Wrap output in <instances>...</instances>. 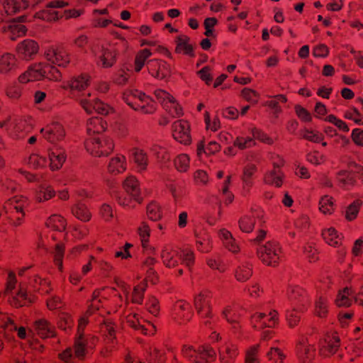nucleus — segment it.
Here are the masks:
<instances>
[{
    "instance_id": "nucleus-5",
    "label": "nucleus",
    "mask_w": 363,
    "mask_h": 363,
    "mask_svg": "<svg viewBox=\"0 0 363 363\" xmlns=\"http://www.w3.org/2000/svg\"><path fill=\"white\" fill-rule=\"evenodd\" d=\"M35 120L28 115L18 116L6 125L8 134L11 138L15 140H21L25 138L30 133L34 128Z\"/></svg>"
},
{
    "instance_id": "nucleus-13",
    "label": "nucleus",
    "mask_w": 363,
    "mask_h": 363,
    "mask_svg": "<svg viewBox=\"0 0 363 363\" xmlns=\"http://www.w3.org/2000/svg\"><path fill=\"white\" fill-rule=\"evenodd\" d=\"M45 59L59 67H66L70 62V55L64 48L50 47L45 51Z\"/></svg>"
},
{
    "instance_id": "nucleus-32",
    "label": "nucleus",
    "mask_w": 363,
    "mask_h": 363,
    "mask_svg": "<svg viewBox=\"0 0 363 363\" xmlns=\"http://www.w3.org/2000/svg\"><path fill=\"white\" fill-rule=\"evenodd\" d=\"M175 52L182 54L190 57L196 56L194 48L191 43V39L186 35H179L175 38Z\"/></svg>"
},
{
    "instance_id": "nucleus-23",
    "label": "nucleus",
    "mask_w": 363,
    "mask_h": 363,
    "mask_svg": "<svg viewBox=\"0 0 363 363\" xmlns=\"http://www.w3.org/2000/svg\"><path fill=\"white\" fill-rule=\"evenodd\" d=\"M98 339L94 336L85 337L80 335L74 342V353L75 357L82 359L86 354L89 348H92L96 343Z\"/></svg>"
},
{
    "instance_id": "nucleus-36",
    "label": "nucleus",
    "mask_w": 363,
    "mask_h": 363,
    "mask_svg": "<svg viewBox=\"0 0 363 363\" xmlns=\"http://www.w3.org/2000/svg\"><path fill=\"white\" fill-rule=\"evenodd\" d=\"M34 327L37 334L41 338L52 337L55 335V327L44 318L36 320Z\"/></svg>"
},
{
    "instance_id": "nucleus-45",
    "label": "nucleus",
    "mask_w": 363,
    "mask_h": 363,
    "mask_svg": "<svg viewBox=\"0 0 363 363\" xmlns=\"http://www.w3.org/2000/svg\"><path fill=\"white\" fill-rule=\"evenodd\" d=\"M46 226L52 230L61 233L65 230L66 220L60 215L54 214L48 218L46 221Z\"/></svg>"
},
{
    "instance_id": "nucleus-53",
    "label": "nucleus",
    "mask_w": 363,
    "mask_h": 363,
    "mask_svg": "<svg viewBox=\"0 0 363 363\" xmlns=\"http://www.w3.org/2000/svg\"><path fill=\"white\" fill-rule=\"evenodd\" d=\"M174 164L177 171L186 172L190 167V157L187 154H179L174 158Z\"/></svg>"
},
{
    "instance_id": "nucleus-30",
    "label": "nucleus",
    "mask_w": 363,
    "mask_h": 363,
    "mask_svg": "<svg viewBox=\"0 0 363 363\" xmlns=\"http://www.w3.org/2000/svg\"><path fill=\"white\" fill-rule=\"evenodd\" d=\"M26 17L22 16L18 18V21L13 20L4 27V32L8 37L15 40L16 38L26 35L27 29L21 23L24 22Z\"/></svg>"
},
{
    "instance_id": "nucleus-12",
    "label": "nucleus",
    "mask_w": 363,
    "mask_h": 363,
    "mask_svg": "<svg viewBox=\"0 0 363 363\" xmlns=\"http://www.w3.org/2000/svg\"><path fill=\"white\" fill-rule=\"evenodd\" d=\"M193 316V312L191 305L184 301H177L171 311V317L172 320L178 324H185L189 322Z\"/></svg>"
},
{
    "instance_id": "nucleus-26",
    "label": "nucleus",
    "mask_w": 363,
    "mask_h": 363,
    "mask_svg": "<svg viewBox=\"0 0 363 363\" xmlns=\"http://www.w3.org/2000/svg\"><path fill=\"white\" fill-rule=\"evenodd\" d=\"M130 158L135 164L136 171L139 173L145 172L149 164V158L147 152L135 147L130 150Z\"/></svg>"
},
{
    "instance_id": "nucleus-64",
    "label": "nucleus",
    "mask_w": 363,
    "mask_h": 363,
    "mask_svg": "<svg viewBox=\"0 0 363 363\" xmlns=\"http://www.w3.org/2000/svg\"><path fill=\"white\" fill-rule=\"evenodd\" d=\"M267 357L272 363H282L286 355L281 349L277 347H272L267 353Z\"/></svg>"
},
{
    "instance_id": "nucleus-46",
    "label": "nucleus",
    "mask_w": 363,
    "mask_h": 363,
    "mask_svg": "<svg viewBox=\"0 0 363 363\" xmlns=\"http://www.w3.org/2000/svg\"><path fill=\"white\" fill-rule=\"evenodd\" d=\"M329 312V301L323 295L318 296L315 302V313L320 318H325Z\"/></svg>"
},
{
    "instance_id": "nucleus-61",
    "label": "nucleus",
    "mask_w": 363,
    "mask_h": 363,
    "mask_svg": "<svg viewBox=\"0 0 363 363\" xmlns=\"http://www.w3.org/2000/svg\"><path fill=\"white\" fill-rule=\"evenodd\" d=\"M152 55V52L149 49H143L138 52L135 59V72H140L146 60Z\"/></svg>"
},
{
    "instance_id": "nucleus-47",
    "label": "nucleus",
    "mask_w": 363,
    "mask_h": 363,
    "mask_svg": "<svg viewBox=\"0 0 363 363\" xmlns=\"http://www.w3.org/2000/svg\"><path fill=\"white\" fill-rule=\"evenodd\" d=\"M306 310H300L299 306H291V309L286 311V320L290 328H294L301 320V314Z\"/></svg>"
},
{
    "instance_id": "nucleus-62",
    "label": "nucleus",
    "mask_w": 363,
    "mask_h": 363,
    "mask_svg": "<svg viewBox=\"0 0 363 363\" xmlns=\"http://www.w3.org/2000/svg\"><path fill=\"white\" fill-rule=\"evenodd\" d=\"M230 182L231 176L229 175L224 180L220 189L223 200L225 205L231 203L234 199V195L228 190Z\"/></svg>"
},
{
    "instance_id": "nucleus-63",
    "label": "nucleus",
    "mask_w": 363,
    "mask_h": 363,
    "mask_svg": "<svg viewBox=\"0 0 363 363\" xmlns=\"http://www.w3.org/2000/svg\"><path fill=\"white\" fill-rule=\"evenodd\" d=\"M163 107L172 117H180L183 114L181 106L177 103L174 97L172 98V100L168 101Z\"/></svg>"
},
{
    "instance_id": "nucleus-21",
    "label": "nucleus",
    "mask_w": 363,
    "mask_h": 363,
    "mask_svg": "<svg viewBox=\"0 0 363 363\" xmlns=\"http://www.w3.org/2000/svg\"><path fill=\"white\" fill-rule=\"evenodd\" d=\"M40 133L47 141L51 143L62 140L65 135L64 128L60 123L57 122L52 123L45 128H42Z\"/></svg>"
},
{
    "instance_id": "nucleus-27",
    "label": "nucleus",
    "mask_w": 363,
    "mask_h": 363,
    "mask_svg": "<svg viewBox=\"0 0 363 363\" xmlns=\"http://www.w3.org/2000/svg\"><path fill=\"white\" fill-rule=\"evenodd\" d=\"M262 217L263 211L259 208L252 211L250 216L241 217L238 221L240 230L246 233L252 232L255 228L256 220H262Z\"/></svg>"
},
{
    "instance_id": "nucleus-15",
    "label": "nucleus",
    "mask_w": 363,
    "mask_h": 363,
    "mask_svg": "<svg viewBox=\"0 0 363 363\" xmlns=\"http://www.w3.org/2000/svg\"><path fill=\"white\" fill-rule=\"evenodd\" d=\"M91 77L88 74H82L77 77L71 78L69 80L64 82L61 87L62 89L68 91L70 94L75 95L76 94L84 91L90 84Z\"/></svg>"
},
{
    "instance_id": "nucleus-34",
    "label": "nucleus",
    "mask_w": 363,
    "mask_h": 363,
    "mask_svg": "<svg viewBox=\"0 0 363 363\" xmlns=\"http://www.w3.org/2000/svg\"><path fill=\"white\" fill-rule=\"evenodd\" d=\"M56 191L53 186L47 182L40 184L35 189L34 199L38 203H43L55 197Z\"/></svg>"
},
{
    "instance_id": "nucleus-1",
    "label": "nucleus",
    "mask_w": 363,
    "mask_h": 363,
    "mask_svg": "<svg viewBox=\"0 0 363 363\" xmlns=\"http://www.w3.org/2000/svg\"><path fill=\"white\" fill-rule=\"evenodd\" d=\"M46 78L52 81H59L62 78L61 72L57 67L45 62L35 63L18 77L20 83L39 81Z\"/></svg>"
},
{
    "instance_id": "nucleus-58",
    "label": "nucleus",
    "mask_w": 363,
    "mask_h": 363,
    "mask_svg": "<svg viewBox=\"0 0 363 363\" xmlns=\"http://www.w3.org/2000/svg\"><path fill=\"white\" fill-rule=\"evenodd\" d=\"M116 199L120 206L128 208H133L136 202H140V198H133V196L127 194L125 192L119 194L116 196Z\"/></svg>"
},
{
    "instance_id": "nucleus-24",
    "label": "nucleus",
    "mask_w": 363,
    "mask_h": 363,
    "mask_svg": "<svg viewBox=\"0 0 363 363\" xmlns=\"http://www.w3.org/2000/svg\"><path fill=\"white\" fill-rule=\"evenodd\" d=\"M240 311L238 307L228 306L222 312V316L231 325V329L234 333L239 332L241 328Z\"/></svg>"
},
{
    "instance_id": "nucleus-22",
    "label": "nucleus",
    "mask_w": 363,
    "mask_h": 363,
    "mask_svg": "<svg viewBox=\"0 0 363 363\" xmlns=\"http://www.w3.org/2000/svg\"><path fill=\"white\" fill-rule=\"evenodd\" d=\"M150 74L158 79H163L170 74L169 65L164 60H151L147 63Z\"/></svg>"
},
{
    "instance_id": "nucleus-59",
    "label": "nucleus",
    "mask_w": 363,
    "mask_h": 363,
    "mask_svg": "<svg viewBox=\"0 0 363 363\" xmlns=\"http://www.w3.org/2000/svg\"><path fill=\"white\" fill-rule=\"evenodd\" d=\"M220 149V145L215 141L210 142L206 147H204V144L203 142H200L197 145L196 152L198 156L200 157L202 153H206L207 155L215 154L216 152H218Z\"/></svg>"
},
{
    "instance_id": "nucleus-4",
    "label": "nucleus",
    "mask_w": 363,
    "mask_h": 363,
    "mask_svg": "<svg viewBox=\"0 0 363 363\" xmlns=\"http://www.w3.org/2000/svg\"><path fill=\"white\" fill-rule=\"evenodd\" d=\"M212 298L209 290H203L194 297V304L201 324L207 328H212L216 320L212 311Z\"/></svg>"
},
{
    "instance_id": "nucleus-42",
    "label": "nucleus",
    "mask_w": 363,
    "mask_h": 363,
    "mask_svg": "<svg viewBox=\"0 0 363 363\" xmlns=\"http://www.w3.org/2000/svg\"><path fill=\"white\" fill-rule=\"evenodd\" d=\"M127 323L134 329L140 330L145 335L153 334L155 331L154 325L150 323L148 324V328L142 325L139 320V316L138 314L128 315Z\"/></svg>"
},
{
    "instance_id": "nucleus-10",
    "label": "nucleus",
    "mask_w": 363,
    "mask_h": 363,
    "mask_svg": "<svg viewBox=\"0 0 363 363\" xmlns=\"http://www.w3.org/2000/svg\"><path fill=\"white\" fill-rule=\"evenodd\" d=\"M251 323L257 330L274 328L279 323V313L274 309L257 311L252 315Z\"/></svg>"
},
{
    "instance_id": "nucleus-17",
    "label": "nucleus",
    "mask_w": 363,
    "mask_h": 363,
    "mask_svg": "<svg viewBox=\"0 0 363 363\" xmlns=\"http://www.w3.org/2000/svg\"><path fill=\"white\" fill-rule=\"evenodd\" d=\"M100 332L104 337V347L101 354L106 357L114 349L116 345V333L113 324L106 321L100 326Z\"/></svg>"
},
{
    "instance_id": "nucleus-8",
    "label": "nucleus",
    "mask_w": 363,
    "mask_h": 363,
    "mask_svg": "<svg viewBox=\"0 0 363 363\" xmlns=\"http://www.w3.org/2000/svg\"><path fill=\"white\" fill-rule=\"evenodd\" d=\"M184 358L192 363H208L216 357L215 350L210 345H203L196 349L191 345H184L182 350Z\"/></svg>"
},
{
    "instance_id": "nucleus-19",
    "label": "nucleus",
    "mask_w": 363,
    "mask_h": 363,
    "mask_svg": "<svg viewBox=\"0 0 363 363\" xmlns=\"http://www.w3.org/2000/svg\"><path fill=\"white\" fill-rule=\"evenodd\" d=\"M288 298L291 306H299V309L306 310L309 299L306 291L299 286H291L287 290Z\"/></svg>"
},
{
    "instance_id": "nucleus-52",
    "label": "nucleus",
    "mask_w": 363,
    "mask_h": 363,
    "mask_svg": "<svg viewBox=\"0 0 363 363\" xmlns=\"http://www.w3.org/2000/svg\"><path fill=\"white\" fill-rule=\"evenodd\" d=\"M26 163L33 169H40L47 167L48 160L45 157L38 154H31L26 160Z\"/></svg>"
},
{
    "instance_id": "nucleus-31",
    "label": "nucleus",
    "mask_w": 363,
    "mask_h": 363,
    "mask_svg": "<svg viewBox=\"0 0 363 363\" xmlns=\"http://www.w3.org/2000/svg\"><path fill=\"white\" fill-rule=\"evenodd\" d=\"M17 69L18 59L15 55L5 52L0 55V74H9Z\"/></svg>"
},
{
    "instance_id": "nucleus-9",
    "label": "nucleus",
    "mask_w": 363,
    "mask_h": 363,
    "mask_svg": "<svg viewBox=\"0 0 363 363\" xmlns=\"http://www.w3.org/2000/svg\"><path fill=\"white\" fill-rule=\"evenodd\" d=\"M295 352L299 363H318L316 348L306 337L301 335L296 344Z\"/></svg>"
},
{
    "instance_id": "nucleus-3",
    "label": "nucleus",
    "mask_w": 363,
    "mask_h": 363,
    "mask_svg": "<svg viewBox=\"0 0 363 363\" xmlns=\"http://www.w3.org/2000/svg\"><path fill=\"white\" fill-rule=\"evenodd\" d=\"M123 99L133 110L144 114H152L157 109L156 102L150 96L138 89L125 91Z\"/></svg>"
},
{
    "instance_id": "nucleus-11",
    "label": "nucleus",
    "mask_w": 363,
    "mask_h": 363,
    "mask_svg": "<svg viewBox=\"0 0 363 363\" xmlns=\"http://www.w3.org/2000/svg\"><path fill=\"white\" fill-rule=\"evenodd\" d=\"M117 55L118 50L114 43H104L96 54L97 65L103 68L111 67L116 62Z\"/></svg>"
},
{
    "instance_id": "nucleus-49",
    "label": "nucleus",
    "mask_w": 363,
    "mask_h": 363,
    "mask_svg": "<svg viewBox=\"0 0 363 363\" xmlns=\"http://www.w3.org/2000/svg\"><path fill=\"white\" fill-rule=\"evenodd\" d=\"M28 6L26 0H8L4 9L8 14H12L25 10Z\"/></svg>"
},
{
    "instance_id": "nucleus-41",
    "label": "nucleus",
    "mask_w": 363,
    "mask_h": 363,
    "mask_svg": "<svg viewBox=\"0 0 363 363\" xmlns=\"http://www.w3.org/2000/svg\"><path fill=\"white\" fill-rule=\"evenodd\" d=\"M284 178V174L281 169H273L264 174V182L279 188L282 186Z\"/></svg>"
},
{
    "instance_id": "nucleus-43",
    "label": "nucleus",
    "mask_w": 363,
    "mask_h": 363,
    "mask_svg": "<svg viewBox=\"0 0 363 363\" xmlns=\"http://www.w3.org/2000/svg\"><path fill=\"white\" fill-rule=\"evenodd\" d=\"M322 236L325 242L329 245L337 247L341 244L342 236L334 228L323 230Z\"/></svg>"
},
{
    "instance_id": "nucleus-35",
    "label": "nucleus",
    "mask_w": 363,
    "mask_h": 363,
    "mask_svg": "<svg viewBox=\"0 0 363 363\" xmlns=\"http://www.w3.org/2000/svg\"><path fill=\"white\" fill-rule=\"evenodd\" d=\"M257 172V167L252 163H248L243 167L241 180L245 193L248 194L250 192L251 187L254 184V176Z\"/></svg>"
},
{
    "instance_id": "nucleus-39",
    "label": "nucleus",
    "mask_w": 363,
    "mask_h": 363,
    "mask_svg": "<svg viewBox=\"0 0 363 363\" xmlns=\"http://www.w3.org/2000/svg\"><path fill=\"white\" fill-rule=\"evenodd\" d=\"M123 189L127 194L133 198H140V184L135 176L129 175L125 179L123 182Z\"/></svg>"
},
{
    "instance_id": "nucleus-28",
    "label": "nucleus",
    "mask_w": 363,
    "mask_h": 363,
    "mask_svg": "<svg viewBox=\"0 0 363 363\" xmlns=\"http://www.w3.org/2000/svg\"><path fill=\"white\" fill-rule=\"evenodd\" d=\"M66 150L60 146H55L49 150L50 167L52 171L60 169L67 160Z\"/></svg>"
},
{
    "instance_id": "nucleus-33",
    "label": "nucleus",
    "mask_w": 363,
    "mask_h": 363,
    "mask_svg": "<svg viewBox=\"0 0 363 363\" xmlns=\"http://www.w3.org/2000/svg\"><path fill=\"white\" fill-rule=\"evenodd\" d=\"M137 231L143 250L148 255L155 254V248L149 243L150 236V228L149 225L145 221L141 222Z\"/></svg>"
},
{
    "instance_id": "nucleus-18",
    "label": "nucleus",
    "mask_w": 363,
    "mask_h": 363,
    "mask_svg": "<svg viewBox=\"0 0 363 363\" xmlns=\"http://www.w3.org/2000/svg\"><path fill=\"white\" fill-rule=\"evenodd\" d=\"M172 135L174 139L181 144L189 145L191 142V136L189 122L184 120L176 121L172 124Z\"/></svg>"
},
{
    "instance_id": "nucleus-6",
    "label": "nucleus",
    "mask_w": 363,
    "mask_h": 363,
    "mask_svg": "<svg viewBox=\"0 0 363 363\" xmlns=\"http://www.w3.org/2000/svg\"><path fill=\"white\" fill-rule=\"evenodd\" d=\"M85 147L88 152L94 157H106L114 149L111 138L104 135L89 137L85 141Z\"/></svg>"
},
{
    "instance_id": "nucleus-29",
    "label": "nucleus",
    "mask_w": 363,
    "mask_h": 363,
    "mask_svg": "<svg viewBox=\"0 0 363 363\" xmlns=\"http://www.w3.org/2000/svg\"><path fill=\"white\" fill-rule=\"evenodd\" d=\"M218 354L223 363H233L238 355V346L231 341H228L219 347Z\"/></svg>"
},
{
    "instance_id": "nucleus-44",
    "label": "nucleus",
    "mask_w": 363,
    "mask_h": 363,
    "mask_svg": "<svg viewBox=\"0 0 363 363\" xmlns=\"http://www.w3.org/2000/svg\"><path fill=\"white\" fill-rule=\"evenodd\" d=\"M30 285L41 294H48L52 290L50 281L35 275L30 281Z\"/></svg>"
},
{
    "instance_id": "nucleus-38",
    "label": "nucleus",
    "mask_w": 363,
    "mask_h": 363,
    "mask_svg": "<svg viewBox=\"0 0 363 363\" xmlns=\"http://www.w3.org/2000/svg\"><path fill=\"white\" fill-rule=\"evenodd\" d=\"M218 235L224 247L233 253H238L240 251L238 242L233 238L232 233L225 228L219 230Z\"/></svg>"
},
{
    "instance_id": "nucleus-40",
    "label": "nucleus",
    "mask_w": 363,
    "mask_h": 363,
    "mask_svg": "<svg viewBox=\"0 0 363 363\" xmlns=\"http://www.w3.org/2000/svg\"><path fill=\"white\" fill-rule=\"evenodd\" d=\"M336 208L335 199L330 195L322 196L318 201V210L319 211L325 215H332Z\"/></svg>"
},
{
    "instance_id": "nucleus-37",
    "label": "nucleus",
    "mask_w": 363,
    "mask_h": 363,
    "mask_svg": "<svg viewBox=\"0 0 363 363\" xmlns=\"http://www.w3.org/2000/svg\"><path fill=\"white\" fill-rule=\"evenodd\" d=\"M107 124L101 118L94 117L89 119L86 124V131L89 137L101 135V134L106 129Z\"/></svg>"
},
{
    "instance_id": "nucleus-16",
    "label": "nucleus",
    "mask_w": 363,
    "mask_h": 363,
    "mask_svg": "<svg viewBox=\"0 0 363 363\" xmlns=\"http://www.w3.org/2000/svg\"><path fill=\"white\" fill-rule=\"evenodd\" d=\"M91 94L80 100V104L84 111L91 113L94 111L101 115H107L113 111V108L107 104L100 100L91 99Z\"/></svg>"
},
{
    "instance_id": "nucleus-48",
    "label": "nucleus",
    "mask_w": 363,
    "mask_h": 363,
    "mask_svg": "<svg viewBox=\"0 0 363 363\" xmlns=\"http://www.w3.org/2000/svg\"><path fill=\"white\" fill-rule=\"evenodd\" d=\"M252 274V264L248 262L242 263L239 265L235 272V277L239 281H245Z\"/></svg>"
},
{
    "instance_id": "nucleus-51",
    "label": "nucleus",
    "mask_w": 363,
    "mask_h": 363,
    "mask_svg": "<svg viewBox=\"0 0 363 363\" xmlns=\"http://www.w3.org/2000/svg\"><path fill=\"white\" fill-rule=\"evenodd\" d=\"M147 281L144 280L134 286L131 294V301L133 303L142 304L144 298V293L147 288Z\"/></svg>"
},
{
    "instance_id": "nucleus-56",
    "label": "nucleus",
    "mask_w": 363,
    "mask_h": 363,
    "mask_svg": "<svg viewBox=\"0 0 363 363\" xmlns=\"http://www.w3.org/2000/svg\"><path fill=\"white\" fill-rule=\"evenodd\" d=\"M362 205V202L359 199H356L350 203L345 212V219L348 221L354 220L357 217Z\"/></svg>"
},
{
    "instance_id": "nucleus-25",
    "label": "nucleus",
    "mask_w": 363,
    "mask_h": 363,
    "mask_svg": "<svg viewBox=\"0 0 363 363\" xmlns=\"http://www.w3.org/2000/svg\"><path fill=\"white\" fill-rule=\"evenodd\" d=\"M126 157L122 154H116L111 157L107 163V172L113 176L123 174L127 169Z\"/></svg>"
},
{
    "instance_id": "nucleus-55",
    "label": "nucleus",
    "mask_w": 363,
    "mask_h": 363,
    "mask_svg": "<svg viewBox=\"0 0 363 363\" xmlns=\"http://www.w3.org/2000/svg\"><path fill=\"white\" fill-rule=\"evenodd\" d=\"M73 215L82 221H88L91 218V213L83 203H77L72 209Z\"/></svg>"
},
{
    "instance_id": "nucleus-20",
    "label": "nucleus",
    "mask_w": 363,
    "mask_h": 363,
    "mask_svg": "<svg viewBox=\"0 0 363 363\" xmlns=\"http://www.w3.org/2000/svg\"><path fill=\"white\" fill-rule=\"evenodd\" d=\"M340 350V340L336 333L327 335L319 345V354L322 357H329L335 354Z\"/></svg>"
},
{
    "instance_id": "nucleus-54",
    "label": "nucleus",
    "mask_w": 363,
    "mask_h": 363,
    "mask_svg": "<svg viewBox=\"0 0 363 363\" xmlns=\"http://www.w3.org/2000/svg\"><path fill=\"white\" fill-rule=\"evenodd\" d=\"M146 213L148 218L153 221L159 220L162 217V208L160 205L155 201H152L147 206Z\"/></svg>"
},
{
    "instance_id": "nucleus-7",
    "label": "nucleus",
    "mask_w": 363,
    "mask_h": 363,
    "mask_svg": "<svg viewBox=\"0 0 363 363\" xmlns=\"http://www.w3.org/2000/svg\"><path fill=\"white\" fill-rule=\"evenodd\" d=\"M257 255L264 264L275 267L281 260L284 252L278 242L271 240L257 248Z\"/></svg>"
},
{
    "instance_id": "nucleus-50",
    "label": "nucleus",
    "mask_w": 363,
    "mask_h": 363,
    "mask_svg": "<svg viewBox=\"0 0 363 363\" xmlns=\"http://www.w3.org/2000/svg\"><path fill=\"white\" fill-rule=\"evenodd\" d=\"M354 296L351 289L346 287L338 293L335 303L338 306H349L352 303Z\"/></svg>"
},
{
    "instance_id": "nucleus-57",
    "label": "nucleus",
    "mask_w": 363,
    "mask_h": 363,
    "mask_svg": "<svg viewBox=\"0 0 363 363\" xmlns=\"http://www.w3.org/2000/svg\"><path fill=\"white\" fill-rule=\"evenodd\" d=\"M302 138L312 143H319L323 140L324 135L318 130L310 128H303L301 131Z\"/></svg>"
},
{
    "instance_id": "nucleus-2",
    "label": "nucleus",
    "mask_w": 363,
    "mask_h": 363,
    "mask_svg": "<svg viewBox=\"0 0 363 363\" xmlns=\"http://www.w3.org/2000/svg\"><path fill=\"white\" fill-rule=\"evenodd\" d=\"M160 257L164 265L168 268L175 267L181 262L191 269L195 262L194 253L188 247L177 250L166 245L162 249Z\"/></svg>"
},
{
    "instance_id": "nucleus-60",
    "label": "nucleus",
    "mask_w": 363,
    "mask_h": 363,
    "mask_svg": "<svg viewBox=\"0 0 363 363\" xmlns=\"http://www.w3.org/2000/svg\"><path fill=\"white\" fill-rule=\"evenodd\" d=\"M156 262L157 259L150 255L148 256L143 262V267L147 269V276L145 280H149L152 284H155L157 281V277L155 275V271L152 268Z\"/></svg>"
},
{
    "instance_id": "nucleus-14",
    "label": "nucleus",
    "mask_w": 363,
    "mask_h": 363,
    "mask_svg": "<svg viewBox=\"0 0 363 363\" xmlns=\"http://www.w3.org/2000/svg\"><path fill=\"white\" fill-rule=\"evenodd\" d=\"M16 51L21 60L30 61L38 54L39 45L35 40L27 38L18 43Z\"/></svg>"
}]
</instances>
